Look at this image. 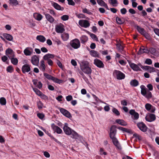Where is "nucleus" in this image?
<instances>
[{
    "label": "nucleus",
    "mask_w": 159,
    "mask_h": 159,
    "mask_svg": "<svg viewBox=\"0 0 159 159\" xmlns=\"http://www.w3.org/2000/svg\"><path fill=\"white\" fill-rule=\"evenodd\" d=\"M80 66L81 70L84 73L89 75H90L92 70L88 61H82L80 62Z\"/></svg>",
    "instance_id": "f257e3e1"
},
{
    "label": "nucleus",
    "mask_w": 159,
    "mask_h": 159,
    "mask_svg": "<svg viewBox=\"0 0 159 159\" xmlns=\"http://www.w3.org/2000/svg\"><path fill=\"white\" fill-rule=\"evenodd\" d=\"M113 75L118 80H123L125 78V74L119 70H114L113 72Z\"/></svg>",
    "instance_id": "f03ea898"
},
{
    "label": "nucleus",
    "mask_w": 159,
    "mask_h": 159,
    "mask_svg": "<svg viewBox=\"0 0 159 159\" xmlns=\"http://www.w3.org/2000/svg\"><path fill=\"white\" fill-rule=\"evenodd\" d=\"M70 46L75 49H77L80 46V40L77 39H75L71 40L70 42Z\"/></svg>",
    "instance_id": "7ed1b4c3"
},
{
    "label": "nucleus",
    "mask_w": 159,
    "mask_h": 159,
    "mask_svg": "<svg viewBox=\"0 0 159 159\" xmlns=\"http://www.w3.org/2000/svg\"><path fill=\"white\" fill-rule=\"evenodd\" d=\"M44 76L48 79L53 81L54 82L58 84H60L62 82L61 80H60L52 76L51 75L47 74L44 73Z\"/></svg>",
    "instance_id": "20e7f679"
},
{
    "label": "nucleus",
    "mask_w": 159,
    "mask_h": 159,
    "mask_svg": "<svg viewBox=\"0 0 159 159\" xmlns=\"http://www.w3.org/2000/svg\"><path fill=\"white\" fill-rule=\"evenodd\" d=\"M79 24L81 26L85 28H88L90 25V24L89 21L86 20H79Z\"/></svg>",
    "instance_id": "39448f33"
},
{
    "label": "nucleus",
    "mask_w": 159,
    "mask_h": 159,
    "mask_svg": "<svg viewBox=\"0 0 159 159\" xmlns=\"http://www.w3.org/2000/svg\"><path fill=\"white\" fill-rule=\"evenodd\" d=\"M137 126L139 129L143 132H146L147 130L148 127L143 122L138 123Z\"/></svg>",
    "instance_id": "423d86ee"
},
{
    "label": "nucleus",
    "mask_w": 159,
    "mask_h": 159,
    "mask_svg": "<svg viewBox=\"0 0 159 159\" xmlns=\"http://www.w3.org/2000/svg\"><path fill=\"white\" fill-rule=\"evenodd\" d=\"M156 119L155 115L151 113L148 114L145 117V119L147 121L151 122L154 121Z\"/></svg>",
    "instance_id": "0eeeda50"
},
{
    "label": "nucleus",
    "mask_w": 159,
    "mask_h": 159,
    "mask_svg": "<svg viewBox=\"0 0 159 159\" xmlns=\"http://www.w3.org/2000/svg\"><path fill=\"white\" fill-rule=\"evenodd\" d=\"M64 27V25L61 23L56 25L55 26L56 31L57 33H62L65 30Z\"/></svg>",
    "instance_id": "6e6552de"
},
{
    "label": "nucleus",
    "mask_w": 159,
    "mask_h": 159,
    "mask_svg": "<svg viewBox=\"0 0 159 159\" xmlns=\"http://www.w3.org/2000/svg\"><path fill=\"white\" fill-rule=\"evenodd\" d=\"M21 70L22 73L24 74L30 72L31 70L30 65L28 64L24 65L22 67Z\"/></svg>",
    "instance_id": "1a4fd4ad"
},
{
    "label": "nucleus",
    "mask_w": 159,
    "mask_h": 159,
    "mask_svg": "<svg viewBox=\"0 0 159 159\" xmlns=\"http://www.w3.org/2000/svg\"><path fill=\"white\" fill-rule=\"evenodd\" d=\"M63 129L65 133L67 135H70L71 130H72L71 128L68 127V124L67 123H65L63 127Z\"/></svg>",
    "instance_id": "9d476101"
},
{
    "label": "nucleus",
    "mask_w": 159,
    "mask_h": 159,
    "mask_svg": "<svg viewBox=\"0 0 159 159\" xmlns=\"http://www.w3.org/2000/svg\"><path fill=\"white\" fill-rule=\"evenodd\" d=\"M94 64L99 68H103L104 67V64L100 60L96 58L94 60Z\"/></svg>",
    "instance_id": "9b49d317"
},
{
    "label": "nucleus",
    "mask_w": 159,
    "mask_h": 159,
    "mask_svg": "<svg viewBox=\"0 0 159 159\" xmlns=\"http://www.w3.org/2000/svg\"><path fill=\"white\" fill-rule=\"evenodd\" d=\"M116 132V127L115 125H112L111 126L110 133V138L115 137Z\"/></svg>",
    "instance_id": "f8f14e48"
},
{
    "label": "nucleus",
    "mask_w": 159,
    "mask_h": 159,
    "mask_svg": "<svg viewBox=\"0 0 159 159\" xmlns=\"http://www.w3.org/2000/svg\"><path fill=\"white\" fill-rule=\"evenodd\" d=\"M145 109L148 111L152 113H154L155 111V108L149 103H146L145 106Z\"/></svg>",
    "instance_id": "ddd939ff"
},
{
    "label": "nucleus",
    "mask_w": 159,
    "mask_h": 159,
    "mask_svg": "<svg viewBox=\"0 0 159 159\" xmlns=\"http://www.w3.org/2000/svg\"><path fill=\"white\" fill-rule=\"evenodd\" d=\"M111 139L112 140L113 144L116 146V148L119 150H121L122 149L117 139L115 137L111 138Z\"/></svg>",
    "instance_id": "4468645a"
},
{
    "label": "nucleus",
    "mask_w": 159,
    "mask_h": 159,
    "mask_svg": "<svg viewBox=\"0 0 159 159\" xmlns=\"http://www.w3.org/2000/svg\"><path fill=\"white\" fill-rule=\"evenodd\" d=\"M39 61L38 57L36 55H34L31 57V62L34 65L38 66Z\"/></svg>",
    "instance_id": "2eb2a0df"
},
{
    "label": "nucleus",
    "mask_w": 159,
    "mask_h": 159,
    "mask_svg": "<svg viewBox=\"0 0 159 159\" xmlns=\"http://www.w3.org/2000/svg\"><path fill=\"white\" fill-rule=\"evenodd\" d=\"M139 66L143 69L147 70L150 73L155 72V68L153 67H151L149 66H143L140 64L139 65Z\"/></svg>",
    "instance_id": "dca6fc26"
},
{
    "label": "nucleus",
    "mask_w": 159,
    "mask_h": 159,
    "mask_svg": "<svg viewBox=\"0 0 159 159\" xmlns=\"http://www.w3.org/2000/svg\"><path fill=\"white\" fill-rule=\"evenodd\" d=\"M51 127L53 131L58 134H61L62 132V129L58 126L54 124L51 125Z\"/></svg>",
    "instance_id": "f3484780"
},
{
    "label": "nucleus",
    "mask_w": 159,
    "mask_h": 159,
    "mask_svg": "<svg viewBox=\"0 0 159 159\" xmlns=\"http://www.w3.org/2000/svg\"><path fill=\"white\" fill-rule=\"evenodd\" d=\"M60 112L66 117L70 118L71 117L70 113L67 110L63 108L60 109Z\"/></svg>",
    "instance_id": "a211bd4d"
},
{
    "label": "nucleus",
    "mask_w": 159,
    "mask_h": 159,
    "mask_svg": "<svg viewBox=\"0 0 159 159\" xmlns=\"http://www.w3.org/2000/svg\"><path fill=\"white\" fill-rule=\"evenodd\" d=\"M129 114L132 115L133 118L135 120H137L139 118V114L136 112L134 110H131L129 111Z\"/></svg>",
    "instance_id": "6ab92c4d"
},
{
    "label": "nucleus",
    "mask_w": 159,
    "mask_h": 159,
    "mask_svg": "<svg viewBox=\"0 0 159 159\" xmlns=\"http://www.w3.org/2000/svg\"><path fill=\"white\" fill-rule=\"evenodd\" d=\"M46 19L51 23H52L55 21L53 17L48 13H44Z\"/></svg>",
    "instance_id": "aec40b11"
},
{
    "label": "nucleus",
    "mask_w": 159,
    "mask_h": 159,
    "mask_svg": "<svg viewBox=\"0 0 159 159\" xmlns=\"http://www.w3.org/2000/svg\"><path fill=\"white\" fill-rule=\"evenodd\" d=\"M33 52V49L31 48L27 47L24 51V53L26 56H30Z\"/></svg>",
    "instance_id": "412c9836"
},
{
    "label": "nucleus",
    "mask_w": 159,
    "mask_h": 159,
    "mask_svg": "<svg viewBox=\"0 0 159 159\" xmlns=\"http://www.w3.org/2000/svg\"><path fill=\"white\" fill-rule=\"evenodd\" d=\"M129 64L130 67L134 71H138L141 70L139 66V64L138 65L134 63H130Z\"/></svg>",
    "instance_id": "4be33fe9"
},
{
    "label": "nucleus",
    "mask_w": 159,
    "mask_h": 159,
    "mask_svg": "<svg viewBox=\"0 0 159 159\" xmlns=\"http://www.w3.org/2000/svg\"><path fill=\"white\" fill-rule=\"evenodd\" d=\"M52 5L57 10L62 11L64 9L63 7H61V6L56 2H52Z\"/></svg>",
    "instance_id": "5701e85b"
},
{
    "label": "nucleus",
    "mask_w": 159,
    "mask_h": 159,
    "mask_svg": "<svg viewBox=\"0 0 159 159\" xmlns=\"http://www.w3.org/2000/svg\"><path fill=\"white\" fill-rule=\"evenodd\" d=\"M98 4L101 6H103L107 10H109V8L107 4L102 0H97Z\"/></svg>",
    "instance_id": "b1692460"
},
{
    "label": "nucleus",
    "mask_w": 159,
    "mask_h": 159,
    "mask_svg": "<svg viewBox=\"0 0 159 159\" xmlns=\"http://www.w3.org/2000/svg\"><path fill=\"white\" fill-rule=\"evenodd\" d=\"M148 52L149 51L147 49L145 48L144 47H142L140 48L139 51L138 52V54L139 55H140L143 53H148Z\"/></svg>",
    "instance_id": "393cba45"
},
{
    "label": "nucleus",
    "mask_w": 159,
    "mask_h": 159,
    "mask_svg": "<svg viewBox=\"0 0 159 159\" xmlns=\"http://www.w3.org/2000/svg\"><path fill=\"white\" fill-rule=\"evenodd\" d=\"M39 69L42 71L44 72L45 70L46 66L44 64V60H41L40 61V65L39 66Z\"/></svg>",
    "instance_id": "a878e982"
},
{
    "label": "nucleus",
    "mask_w": 159,
    "mask_h": 159,
    "mask_svg": "<svg viewBox=\"0 0 159 159\" xmlns=\"http://www.w3.org/2000/svg\"><path fill=\"white\" fill-rule=\"evenodd\" d=\"M8 57L11 59V63L14 65H16L17 64L18 62V60L17 58H15L14 57L8 56Z\"/></svg>",
    "instance_id": "bb28decb"
},
{
    "label": "nucleus",
    "mask_w": 159,
    "mask_h": 159,
    "mask_svg": "<svg viewBox=\"0 0 159 159\" xmlns=\"http://www.w3.org/2000/svg\"><path fill=\"white\" fill-rule=\"evenodd\" d=\"M33 16L34 18L38 21L41 20L43 18V16L42 15L37 13H34Z\"/></svg>",
    "instance_id": "cd10ccee"
},
{
    "label": "nucleus",
    "mask_w": 159,
    "mask_h": 159,
    "mask_svg": "<svg viewBox=\"0 0 159 159\" xmlns=\"http://www.w3.org/2000/svg\"><path fill=\"white\" fill-rule=\"evenodd\" d=\"M3 36L7 40L9 41H12L13 39V36L8 34L4 33L3 34Z\"/></svg>",
    "instance_id": "c85d7f7f"
},
{
    "label": "nucleus",
    "mask_w": 159,
    "mask_h": 159,
    "mask_svg": "<svg viewBox=\"0 0 159 159\" xmlns=\"http://www.w3.org/2000/svg\"><path fill=\"white\" fill-rule=\"evenodd\" d=\"M54 55L53 54L48 53L45 55L43 57V59L45 61H48L50 58H52L54 57Z\"/></svg>",
    "instance_id": "c756f323"
},
{
    "label": "nucleus",
    "mask_w": 159,
    "mask_h": 159,
    "mask_svg": "<svg viewBox=\"0 0 159 159\" xmlns=\"http://www.w3.org/2000/svg\"><path fill=\"white\" fill-rule=\"evenodd\" d=\"M141 89V94L144 96L147 93V92L148 90L145 88V86L143 85H142L140 86Z\"/></svg>",
    "instance_id": "7c9ffc66"
},
{
    "label": "nucleus",
    "mask_w": 159,
    "mask_h": 159,
    "mask_svg": "<svg viewBox=\"0 0 159 159\" xmlns=\"http://www.w3.org/2000/svg\"><path fill=\"white\" fill-rule=\"evenodd\" d=\"M70 135H71V137L72 139H77L79 137V135L77 133L72 129Z\"/></svg>",
    "instance_id": "2f4dec72"
},
{
    "label": "nucleus",
    "mask_w": 159,
    "mask_h": 159,
    "mask_svg": "<svg viewBox=\"0 0 159 159\" xmlns=\"http://www.w3.org/2000/svg\"><path fill=\"white\" fill-rule=\"evenodd\" d=\"M69 35L68 33H64L61 34V38L64 41H67L69 38Z\"/></svg>",
    "instance_id": "473e14b6"
},
{
    "label": "nucleus",
    "mask_w": 159,
    "mask_h": 159,
    "mask_svg": "<svg viewBox=\"0 0 159 159\" xmlns=\"http://www.w3.org/2000/svg\"><path fill=\"white\" fill-rule=\"evenodd\" d=\"M87 36L85 35L82 36L80 38V39L82 43L84 44L88 40Z\"/></svg>",
    "instance_id": "72a5a7b5"
},
{
    "label": "nucleus",
    "mask_w": 159,
    "mask_h": 159,
    "mask_svg": "<svg viewBox=\"0 0 159 159\" xmlns=\"http://www.w3.org/2000/svg\"><path fill=\"white\" fill-rule=\"evenodd\" d=\"M36 39L42 43L44 42L46 40L45 38L43 35H41L37 36L36 37Z\"/></svg>",
    "instance_id": "f704fd0d"
},
{
    "label": "nucleus",
    "mask_w": 159,
    "mask_h": 159,
    "mask_svg": "<svg viewBox=\"0 0 159 159\" xmlns=\"http://www.w3.org/2000/svg\"><path fill=\"white\" fill-rule=\"evenodd\" d=\"M108 2L113 7H117L118 4L117 0H108Z\"/></svg>",
    "instance_id": "c9c22d12"
},
{
    "label": "nucleus",
    "mask_w": 159,
    "mask_h": 159,
    "mask_svg": "<svg viewBox=\"0 0 159 159\" xmlns=\"http://www.w3.org/2000/svg\"><path fill=\"white\" fill-rule=\"evenodd\" d=\"M116 123L123 126H126L127 125L126 123L123 120L120 119H117L116 120Z\"/></svg>",
    "instance_id": "e433bc0d"
},
{
    "label": "nucleus",
    "mask_w": 159,
    "mask_h": 159,
    "mask_svg": "<svg viewBox=\"0 0 159 159\" xmlns=\"http://www.w3.org/2000/svg\"><path fill=\"white\" fill-rule=\"evenodd\" d=\"M9 3L13 6H16L19 4V2L17 0H9Z\"/></svg>",
    "instance_id": "4c0bfd02"
},
{
    "label": "nucleus",
    "mask_w": 159,
    "mask_h": 159,
    "mask_svg": "<svg viewBox=\"0 0 159 159\" xmlns=\"http://www.w3.org/2000/svg\"><path fill=\"white\" fill-rule=\"evenodd\" d=\"M6 55L8 56H10V55H11V57L12 56L14 57L15 56L13 54V52L12 50L10 48H8V49H7L6 51Z\"/></svg>",
    "instance_id": "58836bf2"
},
{
    "label": "nucleus",
    "mask_w": 159,
    "mask_h": 159,
    "mask_svg": "<svg viewBox=\"0 0 159 159\" xmlns=\"http://www.w3.org/2000/svg\"><path fill=\"white\" fill-rule=\"evenodd\" d=\"M91 55L93 57H98L99 54L95 50H92L90 52Z\"/></svg>",
    "instance_id": "ea45409f"
},
{
    "label": "nucleus",
    "mask_w": 159,
    "mask_h": 159,
    "mask_svg": "<svg viewBox=\"0 0 159 159\" xmlns=\"http://www.w3.org/2000/svg\"><path fill=\"white\" fill-rule=\"evenodd\" d=\"M136 29L142 35L146 31L143 28L141 27L138 25L136 26Z\"/></svg>",
    "instance_id": "a19ab883"
},
{
    "label": "nucleus",
    "mask_w": 159,
    "mask_h": 159,
    "mask_svg": "<svg viewBox=\"0 0 159 159\" xmlns=\"http://www.w3.org/2000/svg\"><path fill=\"white\" fill-rule=\"evenodd\" d=\"M131 85L134 87H136L139 85V82L136 80H132L130 83Z\"/></svg>",
    "instance_id": "79ce46f5"
},
{
    "label": "nucleus",
    "mask_w": 159,
    "mask_h": 159,
    "mask_svg": "<svg viewBox=\"0 0 159 159\" xmlns=\"http://www.w3.org/2000/svg\"><path fill=\"white\" fill-rule=\"evenodd\" d=\"M116 20L118 24L120 25L123 24L124 22V20L118 16L116 17Z\"/></svg>",
    "instance_id": "37998d69"
},
{
    "label": "nucleus",
    "mask_w": 159,
    "mask_h": 159,
    "mask_svg": "<svg viewBox=\"0 0 159 159\" xmlns=\"http://www.w3.org/2000/svg\"><path fill=\"white\" fill-rule=\"evenodd\" d=\"M147 99H149L152 97V94L151 92L148 91L147 93L144 96Z\"/></svg>",
    "instance_id": "c03bdc74"
},
{
    "label": "nucleus",
    "mask_w": 159,
    "mask_h": 159,
    "mask_svg": "<svg viewBox=\"0 0 159 159\" xmlns=\"http://www.w3.org/2000/svg\"><path fill=\"white\" fill-rule=\"evenodd\" d=\"M0 103L2 105H5L6 103V101L5 98L3 97L0 98Z\"/></svg>",
    "instance_id": "a18cd8bd"
},
{
    "label": "nucleus",
    "mask_w": 159,
    "mask_h": 159,
    "mask_svg": "<svg viewBox=\"0 0 159 159\" xmlns=\"http://www.w3.org/2000/svg\"><path fill=\"white\" fill-rule=\"evenodd\" d=\"M7 71L8 72L12 73L14 71L12 66L10 65L7 66Z\"/></svg>",
    "instance_id": "49530a36"
},
{
    "label": "nucleus",
    "mask_w": 159,
    "mask_h": 159,
    "mask_svg": "<svg viewBox=\"0 0 159 159\" xmlns=\"http://www.w3.org/2000/svg\"><path fill=\"white\" fill-rule=\"evenodd\" d=\"M61 19L63 21H66L69 19V16L67 15H63L61 17Z\"/></svg>",
    "instance_id": "de8ad7c7"
},
{
    "label": "nucleus",
    "mask_w": 159,
    "mask_h": 159,
    "mask_svg": "<svg viewBox=\"0 0 159 159\" xmlns=\"http://www.w3.org/2000/svg\"><path fill=\"white\" fill-rule=\"evenodd\" d=\"M82 12L84 13H87L89 15H92V13L86 8L83 9Z\"/></svg>",
    "instance_id": "09e8293b"
},
{
    "label": "nucleus",
    "mask_w": 159,
    "mask_h": 159,
    "mask_svg": "<svg viewBox=\"0 0 159 159\" xmlns=\"http://www.w3.org/2000/svg\"><path fill=\"white\" fill-rule=\"evenodd\" d=\"M143 35L147 39H151V37L149 34L146 31L142 35Z\"/></svg>",
    "instance_id": "8fccbe9b"
},
{
    "label": "nucleus",
    "mask_w": 159,
    "mask_h": 159,
    "mask_svg": "<svg viewBox=\"0 0 159 159\" xmlns=\"http://www.w3.org/2000/svg\"><path fill=\"white\" fill-rule=\"evenodd\" d=\"M37 105L38 106V108L39 109H42L43 106V104L40 101H39L37 102Z\"/></svg>",
    "instance_id": "3c124183"
},
{
    "label": "nucleus",
    "mask_w": 159,
    "mask_h": 159,
    "mask_svg": "<svg viewBox=\"0 0 159 159\" xmlns=\"http://www.w3.org/2000/svg\"><path fill=\"white\" fill-rule=\"evenodd\" d=\"M112 111L117 116H119L120 115L119 112L115 108H114L112 109Z\"/></svg>",
    "instance_id": "603ef678"
},
{
    "label": "nucleus",
    "mask_w": 159,
    "mask_h": 159,
    "mask_svg": "<svg viewBox=\"0 0 159 159\" xmlns=\"http://www.w3.org/2000/svg\"><path fill=\"white\" fill-rule=\"evenodd\" d=\"M33 90L39 96L42 93L39 90L36 88H33Z\"/></svg>",
    "instance_id": "864d4df0"
},
{
    "label": "nucleus",
    "mask_w": 159,
    "mask_h": 159,
    "mask_svg": "<svg viewBox=\"0 0 159 159\" xmlns=\"http://www.w3.org/2000/svg\"><path fill=\"white\" fill-rule=\"evenodd\" d=\"M149 52H150L152 54L155 55L156 52V50L153 48H151L149 49Z\"/></svg>",
    "instance_id": "5fc2aeb1"
},
{
    "label": "nucleus",
    "mask_w": 159,
    "mask_h": 159,
    "mask_svg": "<svg viewBox=\"0 0 159 159\" xmlns=\"http://www.w3.org/2000/svg\"><path fill=\"white\" fill-rule=\"evenodd\" d=\"M39 96H40L42 99L44 100H47L48 99V97L42 93Z\"/></svg>",
    "instance_id": "6e6d98bb"
},
{
    "label": "nucleus",
    "mask_w": 159,
    "mask_h": 159,
    "mask_svg": "<svg viewBox=\"0 0 159 159\" xmlns=\"http://www.w3.org/2000/svg\"><path fill=\"white\" fill-rule=\"evenodd\" d=\"M37 116L40 119L42 120L44 117V115L42 113H38L37 114Z\"/></svg>",
    "instance_id": "4d7b16f0"
},
{
    "label": "nucleus",
    "mask_w": 159,
    "mask_h": 159,
    "mask_svg": "<svg viewBox=\"0 0 159 159\" xmlns=\"http://www.w3.org/2000/svg\"><path fill=\"white\" fill-rule=\"evenodd\" d=\"M100 154L101 155H106L107 153L106 152H104V150L103 148H100Z\"/></svg>",
    "instance_id": "13d9d810"
},
{
    "label": "nucleus",
    "mask_w": 159,
    "mask_h": 159,
    "mask_svg": "<svg viewBox=\"0 0 159 159\" xmlns=\"http://www.w3.org/2000/svg\"><path fill=\"white\" fill-rule=\"evenodd\" d=\"M90 36L93 39H94L96 41H98V38L95 34H91Z\"/></svg>",
    "instance_id": "bf43d9fd"
},
{
    "label": "nucleus",
    "mask_w": 159,
    "mask_h": 159,
    "mask_svg": "<svg viewBox=\"0 0 159 159\" xmlns=\"http://www.w3.org/2000/svg\"><path fill=\"white\" fill-rule=\"evenodd\" d=\"M145 62L148 65H151L152 63V61L151 59L148 58L146 59Z\"/></svg>",
    "instance_id": "052dcab7"
},
{
    "label": "nucleus",
    "mask_w": 159,
    "mask_h": 159,
    "mask_svg": "<svg viewBox=\"0 0 159 159\" xmlns=\"http://www.w3.org/2000/svg\"><path fill=\"white\" fill-rule=\"evenodd\" d=\"M79 18H85V15L83 14H78L76 15Z\"/></svg>",
    "instance_id": "680f3d73"
},
{
    "label": "nucleus",
    "mask_w": 159,
    "mask_h": 159,
    "mask_svg": "<svg viewBox=\"0 0 159 159\" xmlns=\"http://www.w3.org/2000/svg\"><path fill=\"white\" fill-rule=\"evenodd\" d=\"M131 1L132 2V6L133 7H136L138 5L137 3L135 2L136 0H131Z\"/></svg>",
    "instance_id": "e2e57ef3"
},
{
    "label": "nucleus",
    "mask_w": 159,
    "mask_h": 159,
    "mask_svg": "<svg viewBox=\"0 0 159 159\" xmlns=\"http://www.w3.org/2000/svg\"><path fill=\"white\" fill-rule=\"evenodd\" d=\"M68 2V4L69 5L71 6H74L75 5V2L73 0H67Z\"/></svg>",
    "instance_id": "0e129e2a"
},
{
    "label": "nucleus",
    "mask_w": 159,
    "mask_h": 159,
    "mask_svg": "<svg viewBox=\"0 0 159 159\" xmlns=\"http://www.w3.org/2000/svg\"><path fill=\"white\" fill-rule=\"evenodd\" d=\"M120 11L122 14H125L127 12V10L125 8H123L120 9Z\"/></svg>",
    "instance_id": "69168bd1"
},
{
    "label": "nucleus",
    "mask_w": 159,
    "mask_h": 159,
    "mask_svg": "<svg viewBox=\"0 0 159 159\" xmlns=\"http://www.w3.org/2000/svg\"><path fill=\"white\" fill-rule=\"evenodd\" d=\"M147 87L148 89L149 90L152 91L153 90V86L151 84H148L147 85Z\"/></svg>",
    "instance_id": "338daca9"
},
{
    "label": "nucleus",
    "mask_w": 159,
    "mask_h": 159,
    "mask_svg": "<svg viewBox=\"0 0 159 159\" xmlns=\"http://www.w3.org/2000/svg\"><path fill=\"white\" fill-rule=\"evenodd\" d=\"M153 31L155 34L159 36V29H154Z\"/></svg>",
    "instance_id": "774afa93"
}]
</instances>
